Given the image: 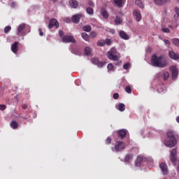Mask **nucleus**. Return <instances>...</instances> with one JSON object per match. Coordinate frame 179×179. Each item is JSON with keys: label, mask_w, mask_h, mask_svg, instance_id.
<instances>
[{"label": "nucleus", "mask_w": 179, "mask_h": 179, "mask_svg": "<svg viewBox=\"0 0 179 179\" xmlns=\"http://www.w3.org/2000/svg\"><path fill=\"white\" fill-rule=\"evenodd\" d=\"M164 42L165 43V44H168L169 45H170V41H169L167 39H164Z\"/></svg>", "instance_id": "obj_52"}, {"label": "nucleus", "mask_w": 179, "mask_h": 179, "mask_svg": "<svg viewBox=\"0 0 179 179\" xmlns=\"http://www.w3.org/2000/svg\"><path fill=\"white\" fill-rule=\"evenodd\" d=\"M120 37L122 38L123 40H129V36L128 34L125 33L124 31H120Z\"/></svg>", "instance_id": "obj_18"}, {"label": "nucleus", "mask_w": 179, "mask_h": 179, "mask_svg": "<svg viewBox=\"0 0 179 179\" xmlns=\"http://www.w3.org/2000/svg\"><path fill=\"white\" fill-rule=\"evenodd\" d=\"M128 134V130L125 129H122L117 131V136L119 139H124Z\"/></svg>", "instance_id": "obj_8"}, {"label": "nucleus", "mask_w": 179, "mask_h": 179, "mask_svg": "<svg viewBox=\"0 0 179 179\" xmlns=\"http://www.w3.org/2000/svg\"><path fill=\"white\" fill-rule=\"evenodd\" d=\"M18 118H23V120H27V117L23 116H19Z\"/></svg>", "instance_id": "obj_54"}, {"label": "nucleus", "mask_w": 179, "mask_h": 179, "mask_svg": "<svg viewBox=\"0 0 179 179\" xmlns=\"http://www.w3.org/2000/svg\"><path fill=\"white\" fill-rule=\"evenodd\" d=\"M88 5H89L90 6H91L92 8H94V3H93V1H90L88 2Z\"/></svg>", "instance_id": "obj_46"}, {"label": "nucleus", "mask_w": 179, "mask_h": 179, "mask_svg": "<svg viewBox=\"0 0 179 179\" xmlns=\"http://www.w3.org/2000/svg\"><path fill=\"white\" fill-rule=\"evenodd\" d=\"M10 125L13 129H17L19 127V124H17V122H16L15 120L11 121Z\"/></svg>", "instance_id": "obj_22"}, {"label": "nucleus", "mask_w": 179, "mask_h": 179, "mask_svg": "<svg viewBox=\"0 0 179 179\" xmlns=\"http://www.w3.org/2000/svg\"><path fill=\"white\" fill-rule=\"evenodd\" d=\"M59 36L62 38L64 37V32L62 31L59 30Z\"/></svg>", "instance_id": "obj_48"}, {"label": "nucleus", "mask_w": 179, "mask_h": 179, "mask_svg": "<svg viewBox=\"0 0 179 179\" xmlns=\"http://www.w3.org/2000/svg\"><path fill=\"white\" fill-rule=\"evenodd\" d=\"M167 139H173L176 140V138H177V134L175 133L174 131L170 130L167 132Z\"/></svg>", "instance_id": "obj_13"}, {"label": "nucleus", "mask_w": 179, "mask_h": 179, "mask_svg": "<svg viewBox=\"0 0 179 179\" xmlns=\"http://www.w3.org/2000/svg\"><path fill=\"white\" fill-rule=\"evenodd\" d=\"M81 17H83V15L82 14L74 15L71 17V22L78 24V23H79V22L80 21Z\"/></svg>", "instance_id": "obj_9"}, {"label": "nucleus", "mask_w": 179, "mask_h": 179, "mask_svg": "<svg viewBox=\"0 0 179 179\" xmlns=\"http://www.w3.org/2000/svg\"><path fill=\"white\" fill-rule=\"evenodd\" d=\"M83 30L84 31H87V32L91 31H92V27H90V25L84 26L83 27Z\"/></svg>", "instance_id": "obj_34"}, {"label": "nucleus", "mask_w": 179, "mask_h": 179, "mask_svg": "<svg viewBox=\"0 0 179 179\" xmlns=\"http://www.w3.org/2000/svg\"><path fill=\"white\" fill-rule=\"evenodd\" d=\"M170 71H172V78L176 79L178 76V69L175 66H172L170 69Z\"/></svg>", "instance_id": "obj_12"}, {"label": "nucleus", "mask_w": 179, "mask_h": 179, "mask_svg": "<svg viewBox=\"0 0 179 179\" xmlns=\"http://www.w3.org/2000/svg\"><path fill=\"white\" fill-rule=\"evenodd\" d=\"M69 3L70 7L72 8L73 9H76V8L79 6V3L76 0H69Z\"/></svg>", "instance_id": "obj_15"}, {"label": "nucleus", "mask_w": 179, "mask_h": 179, "mask_svg": "<svg viewBox=\"0 0 179 179\" xmlns=\"http://www.w3.org/2000/svg\"><path fill=\"white\" fill-rule=\"evenodd\" d=\"M177 150L176 148L172 149L171 152V161L173 165L177 163Z\"/></svg>", "instance_id": "obj_7"}, {"label": "nucleus", "mask_w": 179, "mask_h": 179, "mask_svg": "<svg viewBox=\"0 0 179 179\" xmlns=\"http://www.w3.org/2000/svg\"><path fill=\"white\" fill-rule=\"evenodd\" d=\"M169 1L170 0H154V2L156 5L163 6V5H166V3H169Z\"/></svg>", "instance_id": "obj_17"}, {"label": "nucleus", "mask_w": 179, "mask_h": 179, "mask_svg": "<svg viewBox=\"0 0 179 179\" xmlns=\"http://www.w3.org/2000/svg\"><path fill=\"white\" fill-rule=\"evenodd\" d=\"M162 30L164 33H169L170 32V29L169 28H163Z\"/></svg>", "instance_id": "obj_44"}, {"label": "nucleus", "mask_w": 179, "mask_h": 179, "mask_svg": "<svg viewBox=\"0 0 179 179\" xmlns=\"http://www.w3.org/2000/svg\"><path fill=\"white\" fill-rule=\"evenodd\" d=\"M62 43H73V44H76V40L73 38V36L65 35L62 38Z\"/></svg>", "instance_id": "obj_4"}, {"label": "nucleus", "mask_w": 179, "mask_h": 179, "mask_svg": "<svg viewBox=\"0 0 179 179\" xmlns=\"http://www.w3.org/2000/svg\"><path fill=\"white\" fill-rule=\"evenodd\" d=\"M134 159V155L127 154L124 158L125 162H129V160H132Z\"/></svg>", "instance_id": "obj_25"}, {"label": "nucleus", "mask_w": 179, "mask_h": 179, "mask_svg": "<svg viewBox=\"0 0 179 179\" xmlns=\"http://www.w3.org/2000/svg\"><path fill=\"white\" fill-rule=\"evenodd\" d=\"M22 107L23 110H26V108H27V105L25 103L22 104Z\"/></svg>", "instance_id": "obj_53"}, {"label": "nucleus", "mask_w": 179, "mask_h": 179, "mask_svg": "<svg viewBox=\"0 0 179 179\" xmlns=\"http://www.w3.org/2000/svg\"><path fill=\"white\" fill-rule=\"evenodd\" d=\"M82 38H83V40H85V41H89L90 40V37L89 35L86 33H82L81 34Z\"/></svg>", "instance_id": "obj_28"}, {"label": "nucleus", "mask_w": 179, "mask_h": 179, "mask_svg": "<svg viewBox=\"0 0 179 179\" xmlns=\"http://www.w3.org/2000/svg\"><path fill=\"white\" fill-rule=\"evenodd\" d=\"M169 54L170 58H171L172 59H175V60L179 59L178 54H177L173 51H170L169 52Z\"/></svg>", "instance_id": "obj_19"}, {"label": "nucleus", "mask_w": 179, "mask_h": 179, "mask_svg": "<svg viewBox=\"0 0 179 179\" xmlns=\"http://www.w3.org/2000/svg\"><path fill=\"white\" fill-rule=\"evenodd\" d=\"M116 65H121V62H118Z\"/></svg>", "instance_id": "obj_56"}, {"label": "nucleus", "mask_w": 179, "mask_h": 179, "mask_svg": "<svg viewBox=\"0 0 179 179\" xmlns=\"http://www.w3.org/2000/svg\"><path fill=\"white\" fill-rule=\"evenodd\" d=\"M54 27L56 29H58L59 27V22H58V20H57V19L52 18L49 21L48 29H52V27Z\"/></svg>", "instance_id": "obj_5"}, {"label": "nucleus", "mask_w": 179, "mask_h": 179, "mask_svg": "<svg viewBox=\"0 0 179 179\" xmlns=\"http://www.w3.org/2000/svg\"><path fill=\"white\" fill-rule=\"evenodd\" d=\"M125 143L122 141H116L113 150L114 152H122L124 149H125Z\"/></svg>", "instance_id": "obj_3"}, {"label": "nucleus", "mask_w": 179, "mask_h": 179, "mask_svg": "<svg viewBox=\"0 0 179 179\" xmlns=\"http://www.w3.org/2000/svg\"><path fill=\"white\" fill-rule=\"evenodd\" d=\"M164 145L167 148H174L177 145V140L166 138L164 141Z\"/></svg>", "instance_id": "obj_6"}, {"label": "nucleus", "mask_w": 179, "mask_h": 179, "mask_svg": "<svg viewBox=\"0 0 179 179\" xmlns=\"http://www.w3.org/2000/svg\"><path fill=\"white\" fill-rule=\"evenodd\" d=\"M12 30V27H10V25L8 26H6L5 28H4V33L6 34H8V33H9V31H10Z\"/></svg>", "instance_id": "obj_36"}, {"label": "nucleus", "mask_w": 179, "mask_h": 179, "mask_svg": "<svg viewBox=\"0 0 179 179\" xmlns=\"http://www.w3.org/2000/svg\"><path fill=\"white\" fill-rule=\"evenodd\" d=\"M91 52H92V48H90V47H86L85 48V55H90Z\"/></svg>", "instance_id": "obj_29"}, {"label": "nucleus", "mask_w": 179, "mask_h": 179, "mask_svg": "<svg viewBox=\"0 0 179 179\" xmlns=\"http://www.w3.org/2000/svg\"><path fill=\"white\" fill-rule=\"evenodd\" d=\"M162 76H163L164 80H167L169 79V78L170 77V73H169L168 71H165V72H164Z\"/></svg>", "instance_id": "obj_32"}, {"label": "nucleus", "mask_w": 179, "mask_h": 179, "mask_svg": "<svg viewBox=\"0 0 179 179\" xmlns=\"http://www.w3.org/2000/svg\"><path fill=\"white\" fill-rule=\"evenodd\" d=\"M11 7L16 8V2L15 1L11 2Z\"/></svg>", "instance_id": "obj_50"}, {"label": "nucleus", "mask_w": 179, "mask_h": 179, "mask_svg": "<svg viewBox=\"0 0 179 179\" xmlns=\"http://www.w3.org/2000/svg\"><path fill=\"white\" fill-rule=\"evenodd\" d=\"M115 23V24H121V23H122V20L121 19V17L116 16Z\"/></svg>", "instance_id": "obj_31"}, {"label": "nucleus", "mask_w": 179, "mask_h": 179, "mask_svg": "<svg viewBox=\"0 0 179 179\" xmlns=\"http://www.w3.org/2000/svg\"><path fill=\"white\" fill-rule=\"evenodd\" d=\"M117 110H119V111H125V104L124 103H119L118 104V108Z\"/></svg>", "instance_id": "obj_26"}, {"label": "nucleus", "mask_w": 179, "mask_h": 179, "mask_svg": "<svg viewBox=\"0 0 179 179\" xmlns=\"http://www.w3.org/2000/svg\"><path fill=\"white\" fill-rule=\"evenodd\" d=\"M90 36L92 37V38H94V37H97V33L95 31H91Z\"/></svg>", "instance_id": "obj_40"}, {"label": "nucleus", "mask_w": 179, "mask_h": 179, "mask_svg": "<svg viewBox=\"0 0 179 179\" xmlns=\"http://www.w3.org/2000/svg\"><path fill=\"white\" fill-rule=\"evenodd\" d=\"M101 13L104 19H108V11L105 8L101 10Z\"/></svg>", "instance_id": "obj_20"}, {"label": "nucleus", "mask_w": 179, "mask_h": 179, "mask_svg": "<svg viewBox=\"0 0 179 179\" xmlns=\"http://www.w3.org/2000/svg\"><path fill=\"white\" fill-rule=\"evenodd\" d=\"M96 45H98L99 47H104L105 45L104 40L98 41L96 43Z\"/></svg>", "instance_id": "obj_35"}, {"label": "nucleus", "mask_w": 179, "mask_h": 179, "mask_svg": "<svg viewBox=\"0 0 179 179\" xmlns=\"http://www.w3.org/2000/svg\"><path fill=\"white\" fill-rule=\"evenodd\" d=\"M159 167H160L162 174H164V176H167V174H169V169L167 168V165L166 164L161 163L159 164Z\"/></svg>", "instance_id": "obj_11"}, {"label": "nucleus", "mask_w": 179, "mask_h": 179, "mask_svg": "<svg viewBox=\"0 0 179 179\" xmlns=\"http://www.w3.org/2000/svg\"><path fill=\"white\" fill-rule=\"evenodd\" d=\"M173 44L176 45V47H179V39L177 38H175L172 40Z\"/></svg>", "instance_id": "obj_37"}, {"label": "nucleus", "mask_w": 179, "mask_h": 179, "mask_svg": "<svg viewBox=\"0 0 179 179\" xmlns=\"http://www.w3.org/2000/svg\"><path fill=\"white\" fill-rule=\"evenodd\" d=\"M107 57L110 61H118V56H117V49L112 48L110 51L107 52Z\"/></svg>", "instance_id": "obj_2"}, {"label": "nucleus", "mask_w": 179, "mask_h": 179, "mask_svg": "<svg viewBox=\"0 0 179 179\" xmlns=\"http://www.w3.org/2000/svg\"><path fill=\"white\" fill-rule=\"evenodd\" d=\"M176 121L178 122L179 124V115L176 117Z\"/></svg>", "instance_id": "obj_55"}, {"label": "nucleus", "mask_w": 179, "mask_h": 179, "mask_svg": "<svg viewBox=\"0 0 179 179\" xmlns=\"http://www.w3.org/2000/svg\"><path fill=\"white\" fill-rule=\"evenodd\" d=\"M17 45H19V42H16V41L11 45V51L14 54H17V51H19V48H17Z\"/></svg>", "instance_id": "obj_16"}, {"label": "nucleus", "mask_w": 179, "mask_h": 179, "mask_svg": "<svg viewBox=\"0 0 179 179\" xmlns=\"http://www.w3.org/2000/svg\"><path fill=\"white\" fill-rule=\"evenodd\" d=\"M115 5L118 6L119 8H121L122 6V0H113Z\"/></svg>", "instance_id": "obj_30"}, {"label": "nucleus", "mask_w": 179, "mask_h": 179, "mask_svg": "<svg viewBox=\"0 0 179 179\" xmlns=\"http://www.w3.org/2000/svg\"><path fill=\"white\" fill-rule=\"evenodd\" d=\"M111 137H108L105 141L106 145H111Z\"/></svg>", "instance_id": "obj_42"}, {"label": "nucleus", "mask_w": 179, "mask_h": 179, "mask_svg": "<svg viewBox=\"0 0 179 179\" xmlns=\"http://www.w3.org/2000/svg\"><path fill=\"white\" fill-rule=\"evenodd\" d=\"M151 65L155 68H166L167 66V60L163 59V56L153 55L151 57Z\"/></svg>", "instance_id": "obj_1"}, {"label": "nucleus", "mask_w": 179, "mask_h": 179, "mask_svg": "<svg viewBox=\"0 0 179 179\" xmlns=\"http://www.w3.org/2000/svg\"><path fill=\"white\" fill-rule=\"evenodd\" d=\"M129 65H130L129 63L124 64L123 65L124 69H129Z\"/></svg>", "instance_id": "obj_43"}, {"label": "nucleus", "mask_w": 179, "mask_h": 179, "mask_svg": "<svg viewBox=\"0 0 179 179\" xmlns=\"http://www.w3.org/2000/svg\"><path fill=\"white\" fill-rule=\"evenodd\" d=\"M105 45H111V39L106 38L104 40Z\"/></svg>", "instance_id": "obj_39"}, {"label": "nucleus", "mask_w": 179, "mask_h": 179, "mask_svg": "<svg viewBox=\"0 0 179 179\" xmlns=\"http://www.w3.org/2000/svg\"><path fill=\"white\" fill-rule=\"evenodd\" d=\"M107 69L108 71H114V66L113 64H108Z\"/></svg>", "instance_id": "obj_41"}, {"label": "nucleus", "mask_w": 179, "mask_h": 179, "mask_svg": "<svg viewBox=\"0 0 179 179\" xmlns=\"http://www.w3.org/2000/svg\"><path fill=\"white\" fill-rule=\"evenodd\" d=\"M177 169H178V171L179 173V166H178Z\"/></svg>", "instance_id": "obj_57"}, {"label": "nucleus", "mask_w": 179, "mask_h": 179, "mask_svg": "<svg viewBox=\"0 0 179 179\" xmlns=\"http://www.w3.org/2000/svg\"><path fill=\"white\" fill-rule=\"evenodd\" d=\"M25 27H26V24H20L17 29V36H23V33H24V30Z\"/></svg>", "instance_id": "obj_10"}, {"label": "nucleus", "mask_w": 179, "mask_h": 179, "mask_svg": "<svg viewBox=\"0 0 179 179\" xmlns=\"http://www.w3.org/2000/svg\"><path fill=\"white\" fill-rule=\"evenodd\" d=\"M125 92H127V93H129V94L132 93V90L131 89V86L127 85V86L125 87Z\"/></svg>", "instance_id": "obj_38"}, {"label": "nucleus", "mask_w": 179, "mask_h": 179, "mask_svg": "<svg viewBox=\"0 0 179 179\" xmlns=\"http://www.w3.org/2000/svg\"><path fill=\"white\" fill-rule=\"evenodd\" d=\"M119 97L120 94H118V93L113 94V99H115V100H117Z\"/></svg>", "instance_id": "obj_45"}, {"label": "nucleus", "mask_w": 179, "mask_h": 179, "mask_svg": "<svg viewBox=\"0 0 179 179\" xmlns=\"http://www.w3.org/2000/svg\"><path fill=\"white\" fill-rule=\"evenodd\" d=\"M86 10H87V13H88V15H92L94 13L93 8L91 7L87 8Z\"/></svg>", "instance_id": "obj_33"}, {"label": "nucleus", "mask_w": 179, "mask_h": 179, "mask_svg": "<svg viewBox=\"0 0 179 179\" xmlns=\"http://www.w3.org/2000/svg\"><path fill=\"white\" fill-rule=\"evenodd\" d=\"M176 14L174 15V19L175 20H178V17H179V8L178 7H176L174 9Z\"/></svg>", "instance_id": "obj_24"}, {"label": "nucleus", "mask_w": 179, "mask_h": 179, "mask_svg": "<svg viewBox=\"0 0 179 179\" xmlns=\"http://www.w3.org/2000/svg\"><path fill=\"white\" fill-rule=\"evenodd\" d=\"M143 162V157H138L136 162V167H139L141 166V164Z\"/></svg>", "instance_id": "obj_23"}, {"label": "nucleus", "mask_w": 179, "mask_h": 179, "mask_svg": "<svg viewBox=\"0 0 179 179\" xmlns=\"http://www.w3.org/2000/svg\"><path fill=\"white\" fill-rule=\"evenodd\" d=\"M6 108V106L5 105H0V110L1 111H3V110H5Z\"/></svg>", "instance_id": "obj_47"}, {"label": "nucleus", "mask_w": 179, "mask_h": 179, "mask_svg": "<svg viewBox=\"0 0 179 179\" xmlns=\"http://www.w3.org/2000/svg\"><path fill=\"white\" fill-rule=\"evenodd\" d=\"M134 16L136 18L137 22H141L142 19V15H141V12L138 10H134L133 12Z\"/></svg>", "instance_id": "obj_14"}, {"label": "nucleus", "mask_w": 179, "mask_h": 179, "mask_svg": "<svg viewBox=\"0 0 179 179\" xmlns=\"http://www.w3.org/2000/svg\"><path fill=\"white\" fill-rule=\"evenodd\" d=\"M135 3L137 5L139 8L143 9V3H142V0H135Z\"/></svg>", "instance_id": "obj_27"}, {"label": "nucleus", "mask_w": 179, "mask_h": 179, "mask_svg": "<svg viewBox=\"0 0 179 179\" xmlns=\"http://www.w3.org/2000/svg\"><path fill=\"white\" fill-rule=\"evenodd\" d=\"M94 61V64H96V65H97V66H99V68H103L104 65H106V62H99V59H95Z\"/></svg>", "instance_id": "obj_21"}, {"label": "nucleus", "mask_w": 179, "mask_h": 179, "mask_svg": "<svg viewBox=\"0 0 179 179\" xmlns=\"http://www.w3.org/2000/svg\"><path fill=\"white\" fill-rule=\"evenodd\" d=\"M38 31H39V35H40L41 36H44V34L43 33V30H41V29H38Z\"/></svg>", "instance_id": "obj_49"}, {"label": "nucleus", "mask_w": 179, "mask_h": 179, "mask_svg": "<svg viewBox=\"0 0 179 179\" xmlns=\"http://www.w3.org/2000/svg\"><path fill=\"white\" fill-rule=\"evenodd\" d=\"M109 33H110L111 34H115V29H110Z\"/></svg>", "instance_id": "obj_51"}, {"label": "nucleus", "mask_w": 179, "mask_h": 179, "mask_svg": "<svg viewBox=\"0 0 179 179\" xmlns=\"http://www.w3.org/2000/svg\"><path fill=\"white\" fill-rule=\"evenodd\" d=\"M178 2H179V0H178Z\"/></svg>", "instance_id": "obj_58"}]
</instances>
